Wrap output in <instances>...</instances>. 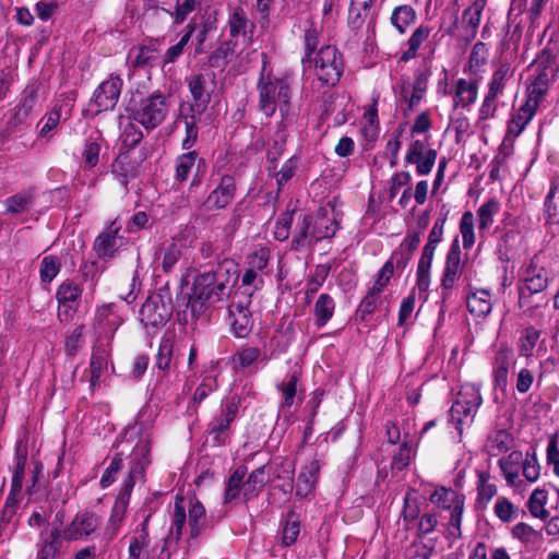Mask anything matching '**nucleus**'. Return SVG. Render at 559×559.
<instances>
[{
	"label": "nucleus",
	"mask_w": 559,
	"mask_h": 559,
	"mask_svg": "<svg viewBox=\"0 0 559 559\" xmlns=\"http://www.w3.org/2000/svg\"><path fill=\"white\" fill-rule=\"evenodd\" d=\"M150 451L151 442L146 438L140 439L133 448L128 476L123 480L122 488L115 501L104 530V537L107 540L114 539L122 527L133 487L136 483L144 480L145 467L150 464Z\"/></svg>",
	"instance_id": "1"
},
{
	"label": "nucleus",
	"mask_w": 559,
	"mask_h": 559,
	"mask_svg": "<svg viewBox=\"0 0 559 559\" xmlns=\"http://www.w3.org/2000/svg\"><path fill=\"white\" fill-rule=\"evenodd\" d=\"M257 90L259 93V110L266 117L274 116L277 109L283 118L290 115L292 78L287 74L275 75L267 67L265 55H263Z\"/></svg>",
	"instance_id": "2"
},
{
	"label": "nucleus",
	"mask_w": 559,
	"mask_h": 559,
	"mask_svg": "<svg viewBox=\"0 0 559 559\" xmlns=\"http://www.w3.org/2000/svg\"><path fill=\"white\" fill-rule=\"evenodd\" d=\"M539 257L531 259L526 266L522 283L519 285V307L525 316L531 318L537 310L548 306L550 298L545 294L550 281L549 271L539 263Z\"/></svg>",
	"instance_id": "3"
},
{
	"label": "nucleus",
	"mask_w": 559,
	"mask_h": 559,
	"mask_svg": "<svg viewBox=\"0 0 559 559\" xmlns=\"http://www.w3.org/2000/svg\"><path fill=\"white\" fill-rule=\"evenodd\" d=\"M238 281V273L233 262L224 261L215 270L199 274L192 290L199 298H205L210 304H217L228 297Z\"/></svg>",
	"instance_id": "4"
},
{
	"label": "nucleus",
	"mask_w": 559,
	"mask_h": 559,
	"mask_svg": "<svg viewBox=\"0 0 559 559\" xmlns=\"http://www.w3.org/2000/svg\"><path fill=\"white\" fill-rule=\"evenodd\" d=\"M481 402L479 389L475 384L466 383L462 385L455 402L450 408V420L460 433L464 424L473 421Z\"/></svg>",
	"instance_id": "5"
},
{
	"label": "nucleus",
	"mask_w": 559,
	"mask_h": 559,
	"mask_svg": "<svg viewBox=\"0 0 559 559\" xmlns=\"http://www.w3.org/2000/svg\"><path fill=\"white\" fill-rule=\"evenodd\" d=\"M168 111L169 104L166 97L154 94L139 102L132 110V118L146 130H153L165 120Z\"/></svg>",
	"instance_id": "6"
},
{
	"label": "nucleus",
	"mask_w": 559,
	"mask_h": 559,
	"mask_svg": "<svg viewBox=\"0 0 559 559\" xmlns=\"http://www.w3.org/2000/svg\"><path fill=\"white\" fill-rule=\"evenodd\" d=\"M312 61L319 81L331 86L340 81L344 63L336 47L331 45L321 47Z\"/></svg>",
	"instance_id": "7"
},
{
	"label": "nucleus",
	"mask_w": 559,
	"mask_h": 559,
	"mask_svg": "<svg viewBox=\"0 0 559 559\" xmlns=\"http://www.w3.org/2000/svg\"><path fill=\"white\" fill-rule=\"evenodd\" d=\"M173 314V305L160 294L150 295L140 309V321L146 328H159L164 325Z\"/></svg>",
	"instance_id": "8"
},
{
	"label": "nucleus",
	"mask_w": 559,
	"mask_h": 559,
	"mask_svg": "<svg viewBox=\"0 0 559 559\" xmlns=\"http://www.w3.org/2000/svg\"><path fill=\"white\" fill-rule=\"evenodd\" d=\"M100 524L102 519L97 513L84 510L75 514L62 536L69 542L87 540L99 530Z\"/></svg>",
	"instance_id": "9"
},
{
	"label": "nucleus",
	"mask_w": 559,
	"mask_h": 559,
	"mask_svg": "<svg viewBox=\"0 0 559 559\" xmlns=\"http://www.w3.org/2000/svg\"><path fill=\"white\" fill-rule=\"evenodd\" d=\"M240 403L241 399L234 395L223 406L221 415L209 424L207 431L214 445L219 447L226 443L229 426L238 415Z\"/></svg>",
	"instance_id": "10"
},
{
	"label": "nucleus",
	"mask_w": 559,
	"mask_h": 559,
	"mask_svg": "<svg viewBox=\"0 0 559 559\" xmlns=\"http://www.w3.org/2000/svg\"><path fill=\"white\" fill-rule=\"evenodd\" d=\"M122 80L117 75H110L103 81L94 91L91 106L96 107V114L112 110L120 97Z\"/></svg>",
	"instance_id": "11"
},
{
	"label": "nucleus",
	"mask_w": 559,
	"mask_h": 559,
	"mask_svg": "<svg viewBox=\"0 0 559 559\" xmlns=\"http://www.w3.org/2000/svg\"><path fill=\"white\" fill-rule=\"evenodd\" d=\"M213 79L209 74H194L188 79L189 91L193 102L183 104L185 109L197 114H203L211 102V84Z\"/></svg>",
	"instance_id": "12"
},
{
	"label": "nucleus",
	"mask_w": 559,
	"mask_h": 559,
	"mask_svg": "<svg viewBox=\"0 0 559 559\" xmlns=\"http://www.w3.org/2000/svg\"><path fill=\"white\" fill-rule=\"evenodd\" d=\"M436 159L437 151L426 150L425 142L420 140H415L409 144L405 156V162L416 165V171L420 176L428 175L432 170Z\"/></svg>",
	"instance_id": "13"
},
{
	"label": "nucleus",
	"mask_w": 559,
	"mask_h": 559,
	"mask_svg": "<svg viewBox=\"0 0 559 559\" xmlns=\"http://www.w3.org/2000/svg\"><path fill=\"white\" fill-rule=\"evenodd\" d=\"M82 292V285L73 280H67L59 285L56 298L58 300L59 308H63V311L60 310L59 312L60 317L62 314L71 317L72 313L78 310Z\"/></svg>",
	"instance_id": "14"
},
{
	"label": "nucleus",
	"mask_w": 559,
	"mask_h": 559,
	"mask_svg": "<svg viewBox=\"0 0 559 559\" xmlns=\"http://www.w3.org/2000/svg\"><path fill=\"white\" fill-rule=\"evenodd\" d=\"M236 193V181L231 176H223L217 187L209 194L203 205L207 211L226 207Z\"/></svg>",
	"instance_id": "15"
},
{
	"label": "nucleus",
	"mask_w": 559,
	"mask_h": 559,
	"mask_svg": "<svg viewBox=\"0 0 559 559\" xmlns=\"http://www.w3.org/2000/svg\"><path fill=\"white\" fill-rule=\"evenodd\" d=\"M515 364L514 353L511 348L501 346L495 355L492 362L493 384L497 389L506 391L510 369Z\"/></svg>",
	"instance_id": "16"
},
{
	"label": "nucleus",
	"mask_w": 559,
	"mask_h": 559,
	"mask_svg": "<svg viewBox=\"0 0 559 559\" xmlns=\"http://www.w3.org/2000/svg\"><path fill=\"white\" fill-rule=\"evenodd\" d=\"M461 277V248L454 239L447 253L441 287L444 292L451 290Z\"/></svg>",
	"instance_id": "17"
},
{
	"label": "nucleus",
	"mask_w": 559,
	"mask_h": 559,
	"mask_svg": "<svg viewBox=\"0 0 559 559\" xmlns=\"http://www.w3.org/2000/svg\"><path fill=\"white\" fill-rule=\"evenodd\" d=\"M121 224L111 222L107 229L100 233L94 242V249L99 258H112L120 246L121 238L119 231Z\"/></svg>",
	"instance_id": "18"
},
{
	"label": "nucleus",
	"mask_w": 559,
	"mask_h": 559,
	"mask_svg": "<svg viewBox=\"0 0 559 559\" xmlns=\"http://www.w3.org/2000/svg\"><path fill=\"white\" fill-rule=\"evenodd\" d=\"M40 86L36 82L29 83L21 94V98L14 108L12 120L14 124L23 123L32 114L39 102Z\"/></svg>",
	"instance_id": "19"
},
{
	"label": "nucleus",
	"mask_w": 559,
	"mask_h": 559,
	"mask_svg": "<svg viewBox=\"0 0 559 559\" xmlns=\"http://www.w3.org/2000/svg\"><path fill=\"white\" fill-rule=\"evenodd\" d=\"M321 464L318 460H312L309 464L305 465L297 478L295 495L298 498H309L313 495L316 484L319 478Z\"/></svg>",
	"instance_id": "20"
},
{
	"label": "nucleus",
	"mask_w": 559,
	"mask_h": 559,
	"mask_svg": "<svg viewBox=\"0 0 559 559\" xmlns=\"http://www.w3.org/2000/svg\"><path fill=\"white\" fill-rule=\"evenodd\" d=\"M247 467L240 465L236 467L226 480L224 491V502H240L245 501V477L247 475Z\"/></svg>",
	"instance_id": "21"
},
{
	"label": "nucleus",
	"mask_w": 559,
	"mask_h": 559,
	"mask_svg": "<svg viewBox=\"0 0 559 559\" xmlns=\"http://www.w3.org/2000/svg\"><path fill=\"white\" fill-rule=\"evenodd\" d=\"M333 209L321 207L314 221L311 236L318 241L333 237L338 228Z\"/></svg>",
	"instance_id": "22"
},
{
	"label": "nucleus",
	"mask_w": 559,
	"mask_h": 559,
	"mask_svg": "<svg viewBox=\"0 0 559 559\" xmlns=\"http://www.w3.org/2000/svg\"><path fill=\"white\" fill-rule=\"evenodd\" d=\"M182 255V243L174 238L165 240L155 252L164 272H170Z\"/></svg>",
	"instance_id": "23"
},
{
	"label": "nucleus",
	"mask_w": 559,
	"mask_h": 559,
	"mask_svg": "<svg viewBox=\"0 0 559 559\" xmlns=\"http://www.w3.org/2000/svg\"><path fill=\"white\" fill-rule=\"evenodd\" d=\"M538 105L528 99L518 109L508 123V133L519 136L535 116Z\"/></svg>",
	"instance_id": "24"
},
{
	"label": "nucleus",
	"mask_w": 559,
	"mask_h": 559,
	"mask_svg": "<svg viewBox=\"0 0 559 559\" xmlns=\"http://www.w3.org/2000/svg\"><path fill=\"white\" fill-rule=\"evenodd\" d=\"M478 95V84L475 80L459 79L454 86V108L468 107L474 104Z\"/></svg>",
	"instance_id": "25"
},
{
	"label": "nucleus",
	"mask_w": 559,
	"mask_h": 559,
	"mask_svg": "<svg viewBox=\"0 0 559 559\" xmlns=\"http://www.w3.org/2000/svg\"><path fill=\"white\" fill-rule=\"evenodd\" d=\"M203 114H197L185 109V105L180 106V114L177 118L178 124H183L186 130V136L182 140V147L189 150L198 139L197 123L201 120Z\"/></svg>",
	"instance_id": "26"
},
{
	"label": "nucleus",
	"mask_w": 559,
	"mask_h": 559,
	"mask_svg": "<svg viewBox=\"0 0 559 559\" xmlns=\"http://www.w3.org/2000/svg\"><path fill=\"white\" fill-rule=\"evenodd\" d=\"M523 461L524 457L521 451H512L499 460V466L508 485L512 487L519 485V466L523 464Z\"/></svg>",
	"instance_id": "27"
},
{
	"label": "nucleus",
	"mask_w": 559,
	"mask_h": 559,
	"mask_svg": "<svg viewBox=\"0 0 559 559\" xmlns=\"http://www.w3.org/2000/svg\"><path fill=\"white\" fill-rule=\"evenodd\" d=\"M483 9L484 4L479 1H475L463 12L462 27L464 29V37L467 41H471L476 36Z\"/></svg>",
	"instance_id": "28"
},
{
	"label": "nucleus",
	"mask_w": 559,
	"mask_h": 559,
	"mask_svg": "<svg viewBox=\"0 0 559 559\" xmlns=\"http://www.w3.org/2000/svg\"><path fill=\"white\" fill-rule=\"evenodd\" d=\"M188 528L191 538L198 537L206 525V515L203 504L197 500L188 501Z\"/></svg>",
	"instance_id": "29"
},
{
	"label": "nucleus",
	"mask_w": 559,
	"mask_h": 559,
	"mask_svg": "<svg viewBox=\"0 0 559 559\" xmlns=\"http://www.w3.org/2000/svg\"><path fill=\"white\" fill-rule=\"evenodd\" d=\"M543 66V62L538 64V74L527 88V98L531 102H535L538 106L546 95L550 82L548 74V66Z\"/></svg>",
	"instance_id": "30"
},
{
	"label": "nucleus",
	"mask_w": 559,
	"mask_h": 559,
	"mask_svg": "<svg viewBox=\"0 0 559 559\" xmlns=\"http://www.w3.org/2000/svg\"><path fill=\"white\" fill-rule=\"evenodd\" d=\"M513 444V437L508 431L501 429L493 431L487 438L486 451L490 456H498L508 452Z\"/></svg>",
	"instance_id": "31"
},
{
	"label": "nucleus",
	"mask_w": 559,
	"mask_h": 559,
	"mask_svg": "<svg viewBox=\"0 0 559 559\" xmlns=\"http://www.w3.org/2000/svg\"><path fill=\"white\" fill-rule=\"evenodd\" d=\"M467 309L477 317H486L491 312L492 301L487 289H478L467 297Z\"/></svg>",
	"instance_id": "32"
},
{
	"label": "nucleus",
	"mask_w": 559,
	"mask_h": 559,
	"mask_svg": "<svg viewBox=\"0 0 559 559\" xmlns=\"http://www.w3.org/2000/svg\"><path fill=\"white\" fill-rule=\"evenodd\" d=\"M62 558V540L60 533L55 530L49 536L43 539L37 551L36 559H61Z\"/></svg>",
	"instance_id": "33"
},
{
	"label": "nucleus",
	"mask_w": 559,
	"mask_h": 559,
	"mask_svg": "<svg viewBox=\"0 0 559 559\" xmlns=\"http://www.w3.org/2000/svg\"><path fill=\"white\" fill-rule=\"evenodd\" d=\"M95 324L98 326L100 333L112 334L121 324V319L115 313L110 305H105L97 309Z\"/></svg>",
	"instance_id": "34"
},
{
	"label": "nucleus",
	"mask_w": 559,
	"mask_h": 559,
	"mask_svg": "<svg viewBox=\"0 0 559 559\" xmlns=\"http://www.w3.org/2000/svg\"><path fill=\"white\" fill-rule=\"evenodd\" d=\"M175 337L173 333H165L160 340L156 355L155 367L166 371L171 367L174 359Z\"/></svg>",
	"instance_id": "35"
},
{
	"label": "nucleus",
	"mask_w": 559,
	"mask_h": 559,
	"mask_svg": "<svg viewBox=\"0 0 559 559\" xmlns=\"http://www.w3.org/2000/svg\"><path fill=\"white\" fill-rule=\"evenodd\" d=\"M513 71L509 63H502L499 68L492 73L491 79L488 83V92L487 94L492 95L495 97H500L504 93V88L507 82L512 78Z\"/></svg>",
	"instance_id": "36"
},
{
	"label": "nucleus",
	"mask_w": 559,
	"mask_h": 559,
	"mask_svg": "<svg viewBox=\"0 0 559 559\" xmlns=\"http://www.w3.org/2000/svg\"><path fill=\"white\" fill-rule=\"evenodd\" d=\"M545 214L548 223L559 224V175L552 179L545 199Z\"/></svg>",
	"instance_id": "37"
},
{
	"label": "nucleus",
	"mask_w": 559,
	"mask_h": 559,
	"mask_svg": "<svg viewBox=\"0 0 559 559\" xmlns=\"http://www.w3.org/2000/svg\"><path fill=\"white\" fill-rule=\"evenodd\" d=\"M335 310V301L328 294H321L314 304V318L318 328L324 326L333 317Z\"/></svg>",
	"instance_id": "38"
},
{
	"label": "nucleus",
	"mask_w": 559,
	"mask_h": 559,
	"mask_svg": "<svg viewBox=\"0 0 559 559\" xmlns=\"http://www.w3.org/2000/svg\"><path fill=\"white\" fill-rule=\"evenodd\" d=\"M266 481L267 477L265 474V466H261L252 471L247 479H245V501L257 497L264 488Z\"/></svg>",
	"instance_id": "39"
},
{
	"label": "nucleus",
	"mask_w": 559,
	"mask_h": 559,
	"mask_svg": "<svg viewBox=\"0 0 559 559\" xmlns=\"http://www.w3.org/2000/svg\"><path fill=\"white\" fill-rule=\"evenodd\" d=\"M148 542L147 522L144 521L130 540L129 559H142L148 547Z\"/></svg>",
	"instance_id": "40"
},
{
	"label": "nucleus",
	"mask_w": 559,
	"mask_h": 559,
	"mask_svg": "<svg viewBox=\"0 0 559 559\" xmlns=\"http://www.w3.org/2000/svg\"><path fill=\"white\" fill-rule=\"evenodd\" d=\"M429 35L430 28L428 26H418L408 38V49L401 55L400 60L403 62H407L411 59L415 58L417 56L418 49L428 39Z\"/></svg>",
	"instance_id": "41"
},
{
	"label": "nucleus",
	"mask_w": 559,
	"mask_h": 559,
	"mask_svg": "<svg viewBox=\"0 0 559 559\" xmlns=\"http://www.w3.org/2000/svg\"><path fill=\"white\" fill-rule=\"evenodd\" d=\"M103 142L104 139L100 134L85 141L82 152L84 169H92L98 164Z\"/></svg>",
	"instance_id": "42"
},
{
	"label": "nucleus",
	"mask_w": 559,
	"mask_h": 559,
	"mask_svg": "<svg viewBox=\"0 0 559 559\" xmlns=\"http://www.w3.org/2000/svg\"><path fill=\"white\" fill-rule=\"evenodd\" d=\"M415 21L416 11L407 4L396 7L391 14V23L401 34L405 33Z\"/></svg>",
	"instance_id": "43"
},
{
	"label": "nucleus",
	"mask_w": 559,
	"mask_h": 559,
	"mask_svg": "<svg viewBox=\"0 0 559 559\" xmlns=\"http://www.w3.org/2000/svg\"><path fill=\"white\" fill-rule=\"evenodd\" d=\"M229 33L231 37L246 36L253 28V23L247 17L241 8H236L229 16Z\"/></svg>",
	"instance_id": "44"
},
{
	"label": "nucleus",
	"mask_w": 559,
	"mask_h": 559,
	"mask_svg": "<svg viewBox=\"0 0 559 559\" xmlns=\"http://www.w3.org/2000/svg\"><path fill=\"white\" fill-rule=\"evenodd\" d=\"M111 173L118 179L120 185L127 186L129 178L135 177V166L128 155H119L111 166Z\"/></svg>",
	"instance_id": "45"
},
{
	"label": "nucleus",
	"mask_w": 559,
	"mask_h": 559,
	"mask_svg": "<svg viewBox=\"0 0 559 559\" xmlns=\"http://www.w3.org/2000/svg\"><path fill=\"white\" fill-rule=\"evenodd\" d=\"M34 195L32 191L16 193L4 201L5 213L15 215L29 210L33 204Z\"/></svg>",
	"instance_id": "46"
},
{
	"label": "nucleus",
	"mask_w": 559,
	"mask_h": 559,
	"mask_svg": "<svg viewBox=\"0 0 559 559\" xmlns=\"http://www.w3.org/2000/svg\"><path fill=\"white\" fill-rule=\"evenodd\" d=\"M186 520L187 513L185 499L177 497L174 506L173 521L170 527V536L174 537L176 540L180 539L183 534V530L186 528Z\"/></svg>",
	"instance_id": "47"
},
{
	"label": "nucleus",
	"mask_w": 559,
	"mask_h": 559,
	"mask_svg": "<svg viewBox=\"0 0 559 559\" xmlns=\"http://www.w3.org/2000/svg\"><path fill=\"white\" fill-rule=\"evenodd\" d=\"M489 478L488 473H478L477 504L483 509H485L489 501L497 495V487L489 483Z\"/></svg>",
	"instance_id": "48"
},
{
	"label": "nucleus",
	"mask_w": 559,
	"mask_h": 559,
	"mask_svg": "<svg viewBox=\"0 0 559 559\" xmlns=\"http://www.w3.org/2000/svg\"><path fill=\"white\" fill-rule=\"evenodd\" d=\"M128 58L133 67L142 68L157 59V51L152 46L133 47L130 49Z\"/></svg>",
	"instance_id": "49"
},
{
	"label": "nucleus",
	"mask_w": 559,
	"mask_h": 559,
	"mask_svg": "<svg viewBox=\"0 0 559 559\" xmlns=\"http://www.w3.org/2000/svg\"><path fill=\"white\" fill-rule=\"evenodd\" d=\"M540 331L534 326H527L522 331L519 340V352L521 356L531 357L539 341Z\"/></svg>",
	"instance_id": "50"
},
{
	"label": "nucleus",
	"mask_w": 559,
	"mask_h": 559,
	"mask_svg": "<svg viewBox=\"0 0 559 559\" xmlns=\"http://www.w3.org/2000/svg\"><path fill=\"white\" fill-rule=\"evenodd\" d=\"M380 302L381 293H378L369 288L366 296L361 299L356 310V319L360 321H366L367 318L374 312Z\"/></svg>",
	"instance_id": "51"
},
{
	"label": "nucleus",
	"mask_w": 559,
	"mask_h": 559,
	"mask_svg": "<svg viewBox=\"0 0 559 559\" xmlns=\"http://www.w3.org/2000/svg\"><path fill=\"white\" fill-rule=\"evenodd\" d=\"M261 356L259 347H243L231 358L233 367L236 371L252 366Z\"/></svg>",
	"instance_id": "52"
},
{
	"label": "nucleus",
	"mask_w": 559,
	"mask_h": 559,
	"mask_svg": "<svg viewBox=\"0 0 559 559\" xmlns=\"http://www.w3.org/2000/svg\"><path fill=\"white\" fill-rule=\"evenodd\" d=\"M548 495L543 489H535L527 502L528 510L534 518L546 520L549 516V512L545 506L547 503Z\"/></svg>",
	"instance_id": "53"
},
{
	"label": "nucleus",
	"mask_w": 559,
	"mask_h": 559,
	"mask_svg": "<svg viewBox=\"0 0 559 559\" xmlns=\"http://www.w3.org/2000/svg\"><path fill=\"white\" fill-rule=\"evenodd\" d=\"M108 354L105 349H95L91 357L90 370H91V385L95 386L98 382L102 372L107 368Z\"/></svg>",
	"instance_id": "54"
},
{
	"label": "nucleus",
	"mask_w": 559,
	"mask_h": 559,
	"mask_svg": "<svg viewBox=\"0 0 559 559\" xmlns=\"http://www.w3.org/2000/svg\"><path fill=\"white\" fill-rule=\"evenodd\" d=\"M235 50V43L231 40H227L222 43L210 56L209 64L213 68H224L228 58L233 55Z\"/></svg>",
	"instance_id": "55"
},
{
	"label": "nucleus",
	"mask_w": 559,
	"mask_h": 559,
	"mask_svg": "<svg viewBox=\"0 0 559 559\" xmlns=\"http://www.w3.org/2000/svg\"><path fill=\"white\" fill-rule=\"evenodd\" d=\"M197 156V153L193 151L178 157L176 165V179L179 182H183L188 179L189 175L195 167Z\"/></svg>",
	"instance_id": "56"
},
{
	"label": "nucleus",
	"mask_w": 559,
	"mask_h": 559,
	"mask_svg": "<svg viewBox=\"0 0 559 559\" xmlns=\"http://www.w3.org/2000/svg\"><path fill=\"white\" fill-rule=\"evenodd\" d=\"M444 222L437 221L429 233L428 241L423 249L421 257L432 260L438 243L442 240Z\"/></svg>",
	"instance_id": "57"
},
{
	"label": "nucleus",
	"mask_w": 559,
	"mask_h": 559,
	"mask_svg": "<svg viewBox=\"0 0 559 559\" xmlns=\"http://www.w3.org/2000/svg\"><path fill=\"white\" fill-rule=\"evenodd\" d=\"M499 211V203L495 199H490L486 203L481 204L477 211L478 215V228L487 229L493 223V215Z\"/></svg>",
	"instance_id": "58"
},
{
	"label": "nucleus",
	"mask_w": 559,
	"mask_h": 559,
	"mask_svg": "<svg viewBox=\"0 0 559 559\" xmlns=\"http://www.w3.org/2000/svg\"><path fill=\"white\" fill-rule=\"evenodd\" d=\"M460 233L462 236L463 247L469 249L475 243L474 234V215L472 212H465L460 222Z\"/></svg>",
	"instance_id": "59"
},
{
	"label": "nucleus",
	"mask_w": 559,
	"mask_h": 559,
	"mask_svg": "<svg viewBox=\"0 0 559 559\" xmlns=\"http://www.w3.org/2000/svg\"><path fill=\"white\" fill-rule=\"evenodd\" d=\"M61 262L55 255H47L40 263V280L45 283H50L60 272Z\"/></svg>",
	"instance_id": "60"
},
{
	"label": "nucleus",
	"mask_w": 559,
	"mask_h": 559,
	"mask_svg": "<svg viewBox=\"0 0 559 559\" xmlns=\"http://www.w3.org/2000/svg\"><path fill=\"white\" fill-rule=\"evenodd\" d=\"M457 500L461 499L456 492L444 487L436 489L430 496V501L441 509H451Z\"/></svg>",
	"instance_id": "61"
},
{
	"label": "nucleus",
	"mask_w": 559,
	"mask_h": 559,
	"mask_svg": "<svg viewBox=\"0 0 559 559\" xmlns=\"http://www.w3.org/2000/svg\"><path fill=\"white\" fill-rule=\"evenodd\" d=\"M295 461L289 460L288 457H281V462L274 471L275 477L287 480V483L282 486L283 490L285 491L293 489V475L295 472Z\"/></svg>",
	"instance_id": "62"
},
{
	"label": "nucleus",
	"mask_w": 559,
	"mask_h": 559,
	"mask_svg": "<svg viewBox=\"0 0 559 559\" xmlns=\"http://www.w3.org/2000/svg\"><path fill=\"white\" fill-rule=\"evenodd\" d=\"M493 512L497 518L504 522H511L516 516V508L514 504L506 497H499L495 503Z\"/></svg>",
	"instance_id": "63"
},
{
	"label": "nucleus",
	"mask_w": 559,
	"mask_h": 559,
	"mask_svg": "<svg viewBox=\"0 0 559 559\" xmlns=\"http://www.w3.org/2000/svg\"><path fill=\"white\" fill-rule=\"evenodd\" d=\"M512 536L524 544H534L540 538V534L526 523L514 525Z\"/></svg>",
	"instance_id": "64"
}]
</instances>
